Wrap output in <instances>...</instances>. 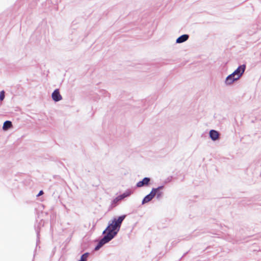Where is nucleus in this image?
Returning a JSON list of instances; mask_svg holds the SVG:
<instances>
[{"mask_svg": "<svg viewBox=\"0 0 261 261\" xmlns=\"http://www.w3.org/2000/svg\"><path fill=\"white\" fill-rule=\"evenodd\" d=\"M126 216V215H121L109 222L108 225L102 232L103 237L98 242L94 251L99 250L105 244L109 243L117 236Z\"/></svg>", "mask_w": 261, "mask_h": 261, "instance_id": "f257e3e1", "label": "nucleus"}, {"mask_svg": "<svg viewBox=\"0 0 261 261\" xmlns=\"http://www.w3.org/2000/svg\"><path fill=\"white\" fill-rule=\"evenodd\" d=\"M246 66L245 64L240 65L233 72L232 74L234 75L237 79H240L244 74Z\"/></svg>", "mask_w": 261, "mask_h": 261, "instance_id": "f03ea898", "label": "nucleus"}, {"mask_svg": "<svg viewBox=\"0 0 261 261\" xmlns=\"http://www.w3.org/2000/svg\"><path fill=\"white\" fill-rule=\"evenodd\" d=\"M151 179L150 177H145L142 180L139 181L136 184V187L141 188L142 187H147L150 184Z\"/></svg>", "mask_w": 261, "mask_h": 261, "instance_id": "7ed1b4c3", "label": "nucleus"}, {"mask_svg": "<svg viewBox=\"0 0 261 261\" xmlns=\"http://www.w3.org/2000/svg\"><path fill=\"white\" fill-rule=\"evenodd\" d=\"M209 136L212 141H215L219 139L220 134L217 130L211 129L209 132Z\"/></svg>", "mask_w": 261, "mask_h": 261, "instance_id": "20e7f679", "label": "nucleus"}, {"mask_svg": "<svg viewBox=\"0 0 261 261\" xmlns=\"http://www.w3.org/2000/svg\"><path fill=\"white\" fill-rule=\"evenodd\" d=\"M51 98L55 102H58L62 99L59 89H55L51 94Z\"/></svg>", "mask_w": 261, "mask_h": 261, "instance_id": "39448f33", "label": "nucleus"}, {"mask_svg": "<svg viewBox=\"0 0 261 261\" xmlns=\"http://www.w3.org/2000/svg\"><path fill=\"white\" fill-rule=\"evenodd\" d=\"M239 79H237V77L234 76V75H233L232 73L226 77L225 81V83L226 85H230Z\"/></svg>", "mask_w": 261, "mask_h": 261, "instance_id": "423d86ee", "label": "nucleus"}, {"mask_svg": "<svg viewBox=\"0 0 261 261\" xmlns=\"http://www.w3.org/2000/svg\"><path fill=\"white\" fill-rule=\"evenodd\" d=\"M154 197V193L151 190L149 194L145 196L142 201V204L150 202Z\"/></svg>", "mask_w": 261, "mask_h": 261, "instance_id": "0eeeda50", "label": "nucleus"}, {"mask_svg": "<svg viewBox=\"0 0 261 261\" xmlns=\"http://www.w3.org/2000/svg\"><path fill=\"white\" fill-rule=\"evenodd\" d=\"M189 38V35L188 34H184L181 36H180L179 37H178L176 40V43H183L187 40H188Z\"/></svg>", "mask_w": 261, "mask_h": 261, "instance_id": "6e6552de", "label": "nucleus"}, {"mask_svg": "<svg viewBox=\"0 0 261 261\" xmlns=\"http://www.w3.org/2000/svg\"><path fill=\"white\" fill-rule=\"evenodd\" d=\"M133 193V191L130 189H127L125 192L119 195V199L121 200L126 197H129Z\"/></svg>", "mask_w": 261, "mask_h": 261, "instance_id": "1a4fd4ad", "label": "nucleus"}, {"mask_svg": "<svg viewBox=\"0 0 261 261\" xmlns=\"http://www.w3.org/2000/svg\"><path fill=\"white\" fill-rule=\"evenodd\" d=\"M12 126V123L11 121L7 120L4 122L3 126V129L4 130H7Z\"/></svg>", "mask_w": 261, "mask_h": 261, "instance_id": "9d476101", "label": "nucleus"}, {"mask_svg": "<svg viewBox=\"0 0 261 261\" xmlns=\"http://www.w3.org/2000/svg\"><path fill=\"white\" fill-rule=\"evenodd\" d=\"M89 252H86L84 254H83L81 257H80V259L79 260L80 261H87V259H88V257L89 255Z\"/></svg>", "mask_w": 261, "mask_h": 261, "instance_id": "9b49d317", "label": "nucleus"}, {"mask_svg": "<svg viewBox=\"0 0 261 261\" xmlns=\"http://www.w3.org/2000/svg\"><path fill=\"white\" fill-rule=\"evenodd\" d=\"M154 197L156 196V198L158 200H160L163 196V192L161 191H157L154 192Z\"/></svg>", "mask_w": 261, "mask_h": 261, "instance_id": "f8f14e48", "label": "nucleus"}, {"mask_svg": "<svg viewBox=\"0 0 261 261\" xmlns=\"http://www.w3.org/2000/svg\"><path fill=\"white\" fill-rule=\"evenodd\" d=\"M119 198H120L118 196L112 201V205L113 206H116L118 204V202L121 200V199Z\"/></svg>", "mask_w": 261, "mask_h": 261, "instance_id": "ddd939ff", "label": "nucleus"}, {"mask_svg": "<svg viewBox=\"0 0 261 261\" xmlns=\"http://www.w3.org/2000/svg\"><path fill=\"white\" fill-rule=\"evenodd\" d=\"M164 188V186H160L159 187H158V188H153L152 189V192H157L158 191H161V190L163 189Z\"/></svg>", "mask_w": 261, "mask_h": 261, "instance_id": "4468645a", "label": "nucleus"}, {"mask_svg": "<svg viewBox=\"0 0 261 261\" xmlns=\"http://www.w3.org/2000/svg\"><path fill=\"white\" fill-rule=\"evenodd\" d=\"M5 97V92L4 90H2L0 92V101H3Z\"/></svg>", "mask_w": 261, "mask_h": 261, "instance_id": "2eb2a0df", "label": "nucleus"}, {"mask_svg": "<svg viewBox=\"0 0 261 261\" xmlns=\"http://www.w3.org/2000/svg\"><path fill=\"white\" fill-rule=\"evenodd\" d=\"M44 193L43 191L42 190H41L39 191V193L37 195V197H39L41 195H42Z\"/></svg>", "mask_w": 261, "mask_h": 261, "instance_id": "dca6fc26", "label": "nucleus"}, {"mask_svg": "<svg viewBox=\"0 0 261 261\" xmlns=\"http://www.w3.org/2000/svg\"><path fill=\"white\" fill-rule=\"evenodd\" d=\"M188 253V252H186L184 254V255H182V257H183L184 256H185Z\"/></svg>", "mask_w": 261, "mask_h": 261, "instance_id": "f3484780", "label": "nucleus"}, {"mask_svg": "<svg viewBox=\"0 0 261 261\" xmlns=\"http://www.w3.org/2000/svg\"><path fill=\"white\" fill-rule=\"evenodd\" d=\"M102 92H104V93H107V91H105V90H103V91H102Z\"/></svg>", "mask_w": 261, "mask_h": 261, "instance_id": "a211bd4d", "label": "nucleus"}, {"mask_svg": "<svg viewBox=\"0 0 261 261\" xmlns=\"http://www.w3.org/2000/svg\"><path fill=\"white\" fill-rule=\"evenodd\" d=\"M39 236V231H37V236L38 237Z\"/></svg>", "mask_w": 261, "mask_h": 261, "instance_id": "6ab92c4d", "label": "nucleus"}]
</instances>
